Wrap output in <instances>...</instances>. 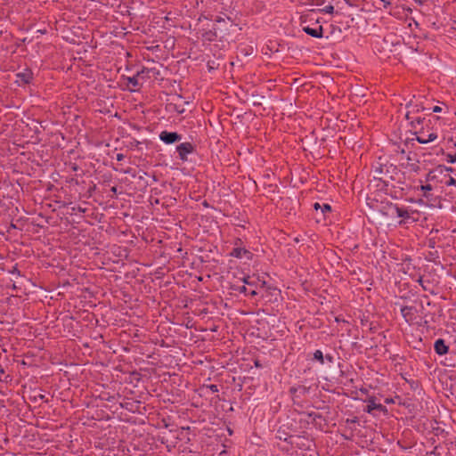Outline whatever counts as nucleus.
Masks as SVG:
<instances>
[{"label": "nucleus", "mask_w": 456, "mask_h": 456, "mask_svg": "<svg viewBox=\"0 0 456 456\" xmlns=\"http://www.w3.org/2000/svg\"><path fill=\"white\" fill-rule=\"evenodd\" d=\"M389 168H392L394 171L396 170V167L393 165H390L389 167L387 165H380L374 170V178L382 183V190H387L390 180H393V176L388 174Z\"/></svg>", "instance_id": "obj_1"}, {"label": "nucleus", "mask_w": 456, "mask_h": 456, "mask_svg": "<svg viewBox=\"0 0 456 456\" xmlns=\"http://www.w3.org/2000/svg\"><path fill=\"white\" fill-rule=\"evenodd\" d=\"M446 167L444 165H438L427 174L425 182L431 183L435 186L437 184H443L444 179H446Z\"/></svg>", "instance_id": "obj_2"}, {"label": "nucleus", "mask_w": 456, "mask_h": 456, "mask_svg": "<svg viewBox=\"0 0 456 456\" xmlns=\"http://www.w3.org/2000/svg\"><path fill=\"white\" fill-rule=\"evenodd\" d=\"M317 390V386L307 387L304 384H298L289 388V392L293 397H309L312 396V392Z\"/></svg>", "instance_id": "obj_3"}, {"label": "nucleus", "mask_w": 456, "mask_h": 456, "mask_svg": "<svg viewBox=\"0 0 456 456\" xmlns=\"http://www.w3.org/2000/svg\"><path fill=\"white\" fill-rule=\"evenodd\" d=\"M195 145L190 142H185L178 144L175 148V151L178 154V159L182 162H187L189 160L188 156L195 151Z\"/></svg>", "instance_id": "obj_4"}, {"label": "nucleus", "mask_w": 456, "mask_h": 456, "mask_svg": "<svg viewBox=\"0 0 456 456\" xmlns=\"http://www.w3.org/2000/svg\"><path fill=\"white\" fill-rule=\"evenodd\" d=\"M142 401H124L118 403V405L129 412L143 414L146 409L144 405H142Z\"/></svg>", "instance_id": "obj_5"}, {"label": "nucleus", "mask_w": 456, "mask_h": 456, "mask_svg": "<svg viewBox=\"0 0 456 456\" xmlns=\"http://www.w3.org/2000/svg\"><path fill=\"white\" fill-rule=\"evenodd\" d=\"M159 140L166 144H173L182 140L183 135L177 132H169L167 130L162 131L159 135Z\"/></svg>", "instance_id": "obj_6"}, {"label": "nucleus", "mask_w": 456, "mask_h": 456, "mask_svg": "<svg viewBox=\"0 0 456 456\" xmlns=\"http://www.w3.org/2000/svg\"><path fill=\"white\" fill-rule=\"evenodd\" d=\"M369 404L366 406L365 411L374 417H379V415H387L388 411L386 406L381 403H377L376 401H369Z\"/></svg>", "instance_id": "obj_7"}, {"label": "nucleus", "mask_w": 456, "mask_h": 456, "mask_svg": "<svg viewBox=\"0 0 456 456\" xmlns=\"http://www.w3.org/2000/svg\"><path fill=\"white\" fill-rule=\"evenodd\" d=\"M16 83L19 86L28 85L32 82L33 72L30 69L27 68L21 72H18L16 75Z\"/></svg>", "instance_id": "obj_8"}, {"label": "nucleus", "mask_w": 456, "mask_h": 456, "mask_svg": "<svg viewBox=\"0 0 456 456\" xmlns=\"http://www.w3.org/2000/svg\"><path fill=\"white\" fill-rule=\"evenodd\" d=\"M417 309L414 306L405 305L401 308V314L409 324H412L416 322L417 319Z\"/></svg>", "instance_id": "obj_9"}, {"label": "nucleus", "mask_w": 456, "mask_h": 456, "mask_svg": "<svg viewBox=\"0 0 456 456\" xmlns=\"http://www.w3.org/2000/svg\"><path fill=\"white\" fill-rule=\"evenodd\" d=\"M390 209H392L393 213H395L398 217L403 218L404 222L411 218L414 221V218L411 217V214H413L414 212L411 210H409L405 208H401L396 204H391Z\"/></svg>", "instance_id": "obj_10"}, {"label": "nucleus", "mask_w": 456, "mask_h": 456, "mask_svg": "<svg viewBox=\"0 0 456 456\" xmlns=\"http://www.w3.org/2000/svg\"><path fill=\"white\" fill-rule=\"evenodd\" d=\"M123 79L126 80V89L129 92H137L142 86L136 74L133 77H123Z\"/></svg>", "instance_id": "obj_11"}, {"label": "nucleus", "mask_w": 456, "mask_h": 456, "mask_svg": "<svg viewBox=\"0 0 456 456\" xmlns=\"http://www.w3.org/2000/svg\"><path fill=\"white\" fill-rule=\"evenodd\" d=\"M415 134H417L416 140L421 144L433 142L437 138L436 133H430L427 134L422 129L419 132H415Z\"/></svg>", "instance_id": "obj_12"}, {"label": "nucleus", "mask_w": 456, "mask_h": 456, "mask_svg": "<svg viewBox=\"0 0 456 456\" xmlns=\"http://www.w3.org/2000/svg\"><path fill=\"white\" fill-rule=\"evenodd\" d=\"M302 30L306 33L308 36L314 38H322L323 37V28L322 25H319L316 28H311L309 26H303Z\"/></svg>", "instance_id": "obj_13"}, {"label": "nucleus", "mask_w": 456, "mask_h": 456, "mask_svg": "<svg viewBox=\"0 0 456 456\" xmlns=\"http://www.w3.org/2000/svg\"><path fill=\"white\" fill-rule=\"evenodd\" d=\"M151 74L153 76L159 75V70L155 68H142L141 70L136 72V77H139V80H147L151 77Z\"/></svg>", "instance_id": "obj_14"}, {"label": "nucleus", "mask_w": 456, "mask_h": 456, "mask_svg": "<svg viewBox=\"0 0 456 456\" xmlns=\"http://www.w3.org/2000/svg\"><path fill=\"white\" fill-rule=\"evenodd\" d=\"M230 255L236 258H242L243 256H245L247 259L249 260L252 259L253 257V254L249 250L240 247L233 248Z\"/></svg>", "instance_id": "obj_15"}, {"label": "nucleus", "mask_w": 456, "mask_h": 456, "mask_svg": "<svg viewBox=\"0 0 456 456\" xmlns=\"http://www.w3.org/2000/svg\"><path fill=\"white\" fill-rule=\"evenodd\" d=\"M434 350L438 355H444L449 352V346L444 338H438L434 343Z\"/></svg>", "instance_id": "obj_16"}, {"label": "nucleus", "mask_w": 456, "mask_h": 456, "mask_svg": "<svg viewBox=\"0 0 456 456\" xmlns=\"http://www.w3.org/2000/svg\"><path fill=\"white\" fill-rule=\"evenodd\" d=\"M218 392V387L216 385H203L199 389L200 396H207L209 395H214Z\"/></svg>", "instance_id": "obj_17"}, {"label": "nucleus", "mask_w": 456, "mask_h": 456, "mask_svg": "<svg viewBox=\"0 0 456 456\" xmlns=\"http://www.w3.org/2000/svg\"><path fill=\"white\" fill-rule=\"evenodd\" d=\"M435 187L436 186L433 183H426V184H422L418 187L417 190L422 191L423 196L429 201L433 199V194L430 193V191H433Z\"/></svg>", "instance_id": "obj_18"}, {"label": "nucleus", "mask_w": 456, "mask_h": 456, "mask_svg": "<svg viewBox=\"0 0 456 456\" xmlns=\"http://www.w3.org/2000/svg\"><path fill=\"white\" fill-rule=\"evenodd\" d=\"M419 163V160L414 159L411 156V153L408 154V156H407V166L410 167L411 171H412L414 173H419V170H420Z\"/></svg>", "instance_id": "obj_19"}, {"label": "nucleus", "mask_w": 456, "mask_h": 456, "mask_svg": "<svg viewBox=\"0 0 456 456\" xmlns=\"http://www.w3.org/2000/svg\"><path fill=\"white\" fill-rule=\"evenodd\" d=\"M314 208L316 211L321 210V213L323 215V216H325L326 213L331 212V206L327 203L320 204L319 202H315L314 204Z\"/></svg>", "instance_id": "obj_20"}, {"label": "nucleus", "mask_w": 456, "mask_h": 456, "mask_svg": "<svg viewBox=\"0 0 456 456\" xmlns=\"http://www.w3.org/2000/svg\"><path fill=\"white\" fill-rule=\"evenodd\" d=\"M425 121V118L418 117L416 118H413L410 122V126L413 129H418L419 126H422Z\"/></svg>", "instance_id": "obj_21"}, {"label": "nucleus", "mask_w": 456, "mask_h": 456, "mask_svg": "<svg viewBox=\"0 0 456 456\" xmlns=\"http://www.w3.org/2000/svg\"><path fill=\"white\" fill-rule=\"evenodd\" d=\"M313 355L314 360L318 361L321 364H324V355L321 350H316Z\"/></svg>", "instance_id": "obj_22"}, {"label": "nucleus", "mask_w": 456, "mask_h": 456, "mask_svg": "<svg viewBox=\"0 0 456 456\" xmlns=\"http://www.w3.org/2000/svg\"><path fill=\"white\" fill-rule=\"evenodd\" d=\"M456 183V180L452 177L449 174L446 175V179H444V183L446 186H450Z\"/></svg>", "instance_id": "obj_23"}, {"label": "nucleus", "mask_w": 456, "mask_h": 456, "mask_svg": "<svg viewBox=\"0 0 456 456\" xmlns=\"http://www.w3.org/2000/svg\"><path fill=\"white\" fill-rule=\"evenodd\" d=\"M232 289L234 290V291H238L240 293H244V294H247V292H248V288L245 285H242V286H235V285H233L232 287Z\"/></svg>", "instance_id": "obj_24"}, {"label": "nucleus", "mask_w": 456, "mask_h": 456, "mask_svg": "<svg viewBox=\"0 0 456 456\" xmlns=\"http://www.w3.org/2000/svg\"><path fill=\"white\" fill-rule=\"evenodd\" d=\"M321 12L323 13H333L334 12V6L332 4L326 5L324 8L319 10Z\"/></svg>", "instance_id": "obj_25"}, {"label": "nucleus", "mask_w": 456, "mask_h": 456, "mask_svg": "<svg viewBox=\"0 0 456 456\" xmlns=\"http://www.w3.org/2000/svg\"><path fill=\"white\" fill-rule=\"evenodd\" d=\"M304 413L306 414L308 417L313 418L314 420H316L317 418L318 419L322 418V416L319 413H317L314 411H305Z\"/></svg>", "instance_id": "obj_26"}, {"label": "nucleus", "mask_w": 456, "mask_h": 456, "mask_svg": "<svg viewBox=\"0 0 456 456\" xmlns=\"http://www.w3.org/2000/svg\"><path fill=\"white\" fill-rule=\"evenodd\" d=\"M243 282L250 287L256 286V281L252 280L250 276L244 277Z\"/></svg>", "instance_id": "obj_27"}, {"label": "nucleus", "mask_w": 456, "mask_h": 456, "mask_svg": "<svg viewBox=\"0 0 456 456\" xmlns=\"http://www.w3.org/2000/svg\"><path fill=\"white\" fill-rule=\"evenodd\" d=\"M446 161L449 163H456V153L455 154H446Z\"/></svg>", "instance_id": "obj_28"}, {"label": "nucleus", "mask_w": 456, "mask_h": 456, "mask_svg": "<svg viewBox=\"0 0 456 456\" xmlns=\"http://www.w3.org/2000/svg\"><path fill=\"white\" fill-rule=\"evenodd\" d=\"M12 274H16L17 276H20V271L18 269L17 265H13L11 270L8 271Z\"/></svg>", "instance_id": "obj_29"}, {"label": "nucleus", "mask_w": 456, "mask_h": 456, "mask_svg": "<svg viewBox=\"0 0 456 456\" xmlns=\"http://www.w3.org/2000/svg\"><path fill=\"white\" fill-rule=\"evenodd\" d=\"M419 284L422 287V289L424 290H428V288L426 287V285L424 284V281H423V278L420 276L418 281Z\"/></svg>", "instance_id": "obj_30"}, {"label": "nucleus", "mask_w": 456, "mask_h": 456, "mask_svg": "<svg viewBox=\"0 0 456 456\" xmlns=\"http://www.w3.org/2000/svg\"><path fill=\"white\" fill-rule=\"evenodd\" d=\"M324 360H326L329 362H334V356L332 354H327L324 356Z\"/></svg>", "instance_id": "obj_31"}, {"label": "nucleus", "mask_w": 456, "mask_h": 456, "mask_svg": "<svg viewBox=\"0 0 456 456\" xmlns=\"http://www.w3.org/2000/svg\"><path fill=\"white\" fill-rule=\"evenodd\" d=\"M207 36H208V39L210 41L214 40V37H216V33L212 32V31L207 32Z\"/></svg>", "instance_id": "obj_32"}, {"label": "nucleus", "mask_w": 456, "mask_h": 456, "mask_svg": "<svg viewBox=\"0 0 456 456\" xmlns=\"http://www.w3.org/2000/svg\"><path fill=\"white\" fill-rule=\"evenodd\" d=\"M246 295H248V296H251V297H255L257 295V292L256 289H248V292Z\"/></svg>", "instance_id": "obj_33"}, {"label": "nucleus", "mask_w": 456, "mask_h": 456, "mask_svg": "<svg viewBox=\"0 0 456 456\" xmlns=\"http://www.w3.org/2000/svg\"><path fill=\"white\" fill-rule=\"evenodd\" d=\"M415 108H416V110H415L416 112H419V111H424L425 110V107H423L422 105L416 104Z\"/></svg>", "instance_id": "obj_34"}, {"label": "nucleus", "mask_w": 456, "mask_h": 456, "mask_svg": "<svg viewBox=\"0 0 456 456\" xmlns=\"http://www.w3.org/2000/svg\"><path fill=\"white\" fill-rule=\"evenodd\" d=\"M140 144H141V142L139 141H137L136 139H134L133 142H131V146L136 147V148H138Z\"/></svg>", "instance_id": "obj_35"}, {"label": "nucleus", "mask_w": 456, "mask_h": 456, "mask_svg": "<svg viewBox=\"0 0 456 456\" xmlns=\"http://www.w3.org/2000/svg\"><path fill=\"white\" fill-rule=\"evenodd\" d=\"M124 159H125V155H124V154H122V153H118V154H117V156H116V159H117L118 161H121V160H123Z\"/></svg>", "instance_id": "obj_36"}, {"label": "nucleus", "mask_w": 456, "mask_h": 456, "mask_svg": "<svg viewBox=\"0 0 456 456\" xmlns=\"http://www.w3.org/2000/svg\"><path fill=\"white\" fill-rule=\"evenodd\" d=\"M391 359H392V361H394V362H395V361H396L397 359H400V360H403V361H404V360H405V359H404V357H403V356H402V357H400L398 354H395V355H393V356L391 357Z\"/></svg>", "instance_id": "obj_37"}, {"label": "nucleus", "mask_w": 456, "mask_h": 456, "mask_svg": "<svg viewBox=\"0 0 456 456\" xmlns=\"http://www.w3.org/2000/svg\"><path fill=\"white\" fill-rule=\"evenodd\" d=\"M380 1L383 3V6L385 8H387V6H389L391 4L390 0H380Z\"/></svg>", "instance_id": "obj_38"}, {"label": "nucleus", "mask_w": 456, "mask_h": 456, "mask_svg": "<svg viewBox=\"0 0 456 456\" xmlns=\"http://www.w3.org/2000/svg\"><path fill=\"white\" fill-rule=\"evenodd\" d=\"M110 191L112 192L111 197L113 198V197H114V195H116V194H117V192H118V188H117L116 186H112V187L110 188Z\"/></svg>", "instance_id": "obj_39"}, {"label": "nucleus", "mask_w": 456, "mask_h": 456, "mask_svg": "<svg viewBox=\"0 0 456 456\" xmlns=\"http://www.w3.org/2000/svg\"><path fill=\"white\" fill-rule=\"evenodd\" d=\"M433 112L435 113H438V112H441L442 111V108L439 107V106H435L433 109H432Z\"/></svg>", "instance_id": "obj_40"}, {"label": "nucleus", "mask_w": 456, "mask_h": 456, "mask_svg": "<svg viewBox=\"0 0 456 456\" xmlns=\"http://www.w3.org/2000/svg\"><path fill=\"white\" fill-rule=\"evenodd\" d=\"M215 21H216V22H218V23H220V22H224V18H222L221 16H217V17L215 19Z\"/></svg>", "instance_id": "obj_41"}, {"label": "nucleus", "mask_w": 456, "mask_h": 456, "mask_svg": "<svg viewBox=\"0 0 456 456\" xmlns=\"http://www.w3.org/2000/svg\"><path fill=\"white\" fill-rule=\"evenodd\" d=\"M455 168H452V167H446V174H449L451 172H454Z\"/></svg>", "instance_id": "obj_42"}, {"label": "nucleus", "mask_w": 456, "mask_h": 456, "mask_svg": "<svg viewBox=\"0 0 456 456\" xmlns=\"http://www.w3.org/2000/svg\"><path fill=\"white\" fill-rule=\"evenodd\" d=\"M37 397H38L40 400L45 399V395H41V394H39L38 395H35V396H34V399H37Z\"/></svg>", "instance_id": "obj_43"}, {"label": "nucleus", "mask_w": 456, "mask_h": 456, "mask_svg": "<svg viewBox=\"0 0 456 456\" xmlns=\"http://www.w3.org/2000/svg\"><path fill=\"white\" fill-rule=\"evenodd\" d=\"M405 118L408 119V120H411V112L408 111L406 114H405Z\"/></svg>", "instance_id": "obj_44"}, {"label": "nucleus", "mask_w": 456, "mask_h": 456, "mask_svg": "<svg viewBox=\"0 0 456 456\" xmlns=\"http://www.w3.org/2000/svg\"><path fill=\"white\" fill-rule=\"evenodd\" d=\"M347 423H355L356 422V419H347L346 420Z\"/></svg>", "instance_id": "obj_45"}, {"label": "nucleus", "mask_w": 456, "mask_h": 456, "mask_svg": "<svg viewBox=\"0 0 456 456\" xmlns=\"http://www.w3.org/2000/svg\"><path fill=\"white\" fill-rule=\"evenodd\" d=\"M257 281H258L259 282H261V287H264V286L265 285V283H266L265 281H261L259 279H257Z\"/></svg>", "instance_id": "obj_46"}, {"label": "nucleus", "mask_w": 456, "mask_h": 456, "mask_svg": "<svg viewBox=\"0 0 456 456\" xmlns=\"http://www.w3.org/2000/svg\"><path fill=\"white\" fill-rule=\"evenodd\" d=\"M420 308H421V311H423V310H424V308H425V305H424V304H423V302H422V301L420 302Z\"/></svg>", "instance_id": "obj_47"}, {"label": "nucleus", "mask_w": 456, "mask_h": 456, "mask_svg": "<svg viewBox=\"0 0 456 456\" xmlns=\"http://www.w3.org/2000/svg\"><path fill=\"white\" fill-rule=\"evenodd\" d=\"M77 168H78V167H77V165H74V166L72 167V169H73L74 171H77Z\"/></svg>", "instance_id": "obj_48"}, {"label": "nucleus", "mask_w": 456, "mask_h": 456, "mask_svg": "<svg viewBox=\"0 0 456 456\" xmlns=\"http://www.w3.org/2000/svg\"><path fill=\"white\" fill-rule=\"evenodd\" d=\"M410 106H411V102H408V103L406 104V107H407V108H409Z\"/></svg>", "instance_id": "obj_49"}, {"label": "nucleus", "mask_w": 456, "mask_h": 456, "mask_svg": "<svg viewBox=\"0 0 456 456\" xmlns=\"http://www.w3.org/2000/svg\"><path fill=\"white\" fill-rule=\"evenodd\" d=\"M431 302L429 300L427 301V305H430Z\"/></svg>", "instance_id": "obj_50"}, {"label": "nucleus", "mask_w": 456, "mask_h": 456, "mask_svg": "<svg viewBox=\"0 0 456 456\" xmlns=\"http://www.w3.org/2000/svg\"><path fill=\"white\" fill-rule=\"evenodd\" d=\"M208 68H213V65H210V62H208Z\"/></svg>", "instance_id": "obj_51"}, {"label": "nucleus", "mask_w": 456, "mask_h": 456, "mask_svg": "<svg viewBox=\"0 0 456 456\" xmlns=\"http://www.w3.org/2000/svg\"><path fill=\"white\" fill-rule=\"evenodd\" d=\"M208 68H213V65H210V62H208Z\"/></svg>", "instance_id": "obj_52"}, {"label": "nucleus", "mask_w": 456, "mask_h": 456, "mask_svg": "<svg viewBox=\"0 0 456 456\" xmlns=\"http://www.w3.org/2000/svg\"><path fill=\"white\" fill-rule=\"evenodd\" d=\"M208 68H213V65H210V62H208Z\"/></svg>", "instance_id": "obj_53"}, {"label": "nucleus", "mask_w": 456, "mask_h": 456, "mask_svg": "<svg viewBox=\"0 0 456 456\" xmlns=\"http://www.w3.org/2000/svg\"><path fill=\"white\" fill-rule=\"evenodd\" d=\"M387 403H395V401L394 400H391V401H386Z\"/></svg>", "instance_id": "obj_54"}, {"label": "nucleus", "mask_w": 456, "mask_h": 456, "mask_svg": "<svg viewBox=\"0 0 456 456\" xmlns=\"http://www.w3.org/2000/svg\"><path fill=\"white\" fill-rule=\"evenodd\" d=\"M400 364H401V362H396V363H395V367H397V366H398V365H400Z\"/></svg>", "instance_id": "obj_55"}, {"label": "nucleus", "mask_w": 456, "mask_h": 456, "mask_svg": "<svg viewBox=\"0 0 456 456\" xmlns=\"http://www.w3.org/2000/svg\"><path fill=\"white\" fill-rule=\"evenodd\" d=\"M192 405H194L195 407H199V404L197 403H193Z\"/></svg>", "instance_id": "obj_56"}]
</instances>
